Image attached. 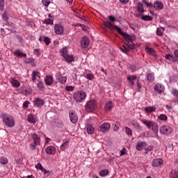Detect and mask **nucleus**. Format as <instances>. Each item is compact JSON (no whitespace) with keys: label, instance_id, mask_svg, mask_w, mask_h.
I'll use <instances>...</instances> for the list:
<instances>
[{"label":"nucleus","instance_id":"obj_9","mask_svg":"<svg viewBox=\"0 0 178 178\" xmlns=\"http://www.w3.org/2000/svg\"><path fill=\"white\" fill-rule=\"evenodd\" d=\"M70 119L72 123H77V120H79V118L77 117V114L74 111H70Z\"/></svg>","mask_w":178,"mask_h":178},{"label":"nucleus","instance_id":"obj_53","mask_svg":"<svg viewBox=\"0 0 178 178\" xmlns=\"http://www.w3.org/2000/svg\"><path fill=\"white\" fill-rule=\"evenodd\" d=\"M136 86H137L138 90L140 91V90H141V83H140V80L137 81Z\"/></svg>","mask_w":178,"mask_h":178},{"label":"nucleus","instance_id":"obj_49","mask_svg":"<svg viewBox=\"0 0 178 178\" xmlns=\"http://www.w3.org/2000/svg\"><path fill=\"white\" fill-rule=\"evenodd\" d=\"M57 127H63V122L62 121H58L56 122Z\"/></svg>","mask_w":178,"mask_h":178},{"label":"nucleus","instance_id":"obj_40","mask_svg":"<svg viewBox=\"0 0 178 178\" xmlns=\"http://www.w3.org/2000/svg\"><path fill=\"white\" fill-rule=\"evenodd\" d=\"M158 119H159L160 120H168V116H166V115L165 114H161L158 117Z\"/></svg>","mask_w":178,"mask_h":178},{"label":"nucleus","instance_id":"obj_23","mask_svg":"<svg viewBox=\"0 0 178 178\" xmlns=\"http://www.w3.org/2000/svg\"><path fill=\"white\" fill-rule=\"evenodd\" d=\"M154 80H155V75L154 74V73L148 74L147 76V81H148V83H152Z\"/></svg>","mask_w":178,"mask_h":178},{"label":"nucleus","instance_id":"obj_57","mask_svg":"<svg viewBox=\"0 0 178 178\" xmlns=\"http://www.w3.org/2000/svg\"><path fill=\"white\" fill-rule=\"evenodd\" d=\"M139 125H140V124H138V122H134L132 123V126L135 129H136Z\"/></svg>","mask_w":178,"mask_h":178},{"label":"nucleus","instance_id":"obj_32","mask_svg":"<svg viewBox=\"0 0 178 178\" xmlns=\"http://www.w3.org/2000/svg\"><path fill=\"white\" fill-rule=\"evenodd\" d=\"M170 178H178V171L175 170H172L170 172Z\"/></svg>","mask_w":178,"mask_h":178},{"label":"nucleus","instance_id":"obj_8","mask_svg":"<svg viewBox=\"0 0 178 178\" xmlns=\"http://www.w3.org/2000/svg\"><path fill=\"white\" fill-rule=\"evenodd\" d=\"M109 129H111V124L109 123L104 122L99 126L98 129V131H102V133H105V131H108Z\"/></svg>","mask_w":178,"mask_h":178},{"label":"nucleus","instance_id":"obj_16","mask_svg":"<svg viewBox=\"0 0 178 178\" xmlns=\"http://www.w3.org/2000/svg\"><path fill=\"white\" fill-rule=\"evenodd\" d=\"M56 149L53 146H49L46 148V153L49 155H55Z\"/></svg>","mask_w":178,"mask_h":178},{"label":"nucleus","instance_id":"obj_20","mask_svg":"<svg viewBox=\"0 0 178 178\" xmlns=\"http://www.w3.org/2000/svg\"><path fill=\"white\" fill-rule=\"evenodd\" d=\"M87 132L88 134H94V131H95V129L94 127L91 125V124H88L86 126Z\"/></svg>","mask_w":178,"mask_h":178},{"label":"nucleus","instance_id":"obj_60","mask_svg":"<svg viewBox=\"0 0 178 178\" xmlns=\"http://www.w3.org/2000/svg\"><path fill=\"white\" fill-rule=\"evenodd\" d=\"M65 90H66L67 91H73V87H72V86H67V87L65 88Z\"/></svg>","mask_w":178,"mask_h":178},{"label":"nucleus","instance_id":"obj_50","mask_svg":"<svg viewBox=\"0 0 178 178\" xmlns=\"http://www.w3.org/2000/svg\"><path fill=\"white\" fill-rule=\"evenodd\" d=\"M108 19L110 20V22H116V18H115V17L112 16V15H109L108 17Z\"/></svg>","mask_w":178,"mask_h":178},{"label":"nucleus","instance_id":"obj_63","mask_svg":"<svg viewBox=\"0 0 178 178\" xmlns=\"http://www.w3.org/2000/svg\"><path fill=\"white\" fill-rule=\"evenodd\" d=\"M125 149H126L124 148L123 149L120 150V156L124 155V154H125V152H124Z\"/></svg>","mask_w":178,"mask_h":178},{"label":"nucleus","instance_id":"obj_27","mask_svg":"<svg viewBox=\"0 0 178 178\" xmlns=\"http://www.w3.org/2000/svg\"><path fill=\"white\" fill-rule=\"evenodd\" d=\"M136 8H137V10L140 13H144V7L143 6V3L141 2L138 3Z\"/></svg>","mask_w":178,"mask_h":178},{"label":"nucleus","instance_id":"obj_38","mask_svg":"<svg viewBox=\"0 0 178 178\" xmlns=\"http://www.w3.org/2000/svg\"><path fill=\"white\" fill-rule=\"evenodd\" d=\"M0 163L2 165H6V163H8V159H6V157L0 158Z\"/></svg>","mask_w":178,"mask_h":178},{"label":"nucleus","instance_id":"obj_43","mask_svg":"<svg viewBox=\"0 0 178 178\" xmlns=\"http://www.w3.org/2000/svg\"><path fill=\"white\" fill-rule=\"evenodd\" d=\"M5 8V1L0 0V10L3 11Z\"/></svg>","mask_w":178,"mask_h":178},{"label":"nucleus","instance_id":"obj_42","mask_svg":"<svg viewBox=\"0 0 178 178\" xmlns=\"http://www.w3.org/2000/svg\"><path fill=\"white\" fill-rule=\"evenodd\" d=\"M142 20H145V21L152 20V17L149 15H144L142 17Z\"/></svg>","mask_w":178,"mask_h":178},{"label":"nucleus","instance_id":"obj_26","mask_svg":"<svg viewBox=\"0 0 178 178\" xmlns=\"http://www.w3.org/2000/svg\"><path fill=\"white\" fill-rule=\"evenodd\" d=\"M165 31V29L163 27L157 28L156 35L162 37L163 35V32Z\"/></svg>","mask_w":178,"mask_h":178},{"label":"nucleus","instance_id":"obj_29","mask_svg":"<svg viewBox=\"0 0 178 178\" xmlns=\"http://www.w3.org/2000/svg\"><path fill=\"white\" fill-rule=\"evenodd\" d=\"M159 127H158V124H154L152 125V130L154 131V133L156 134V136L158 137V130Z\"/></svg>","mask_w":178,"mask_h":178},{"label":"nucleus","instance_id":"obj_59","mask_svg":"<svg viewBox=\"0 0 178 178\" xmlns=\"http://www.w3.org/2000/svg\"><path fill=\"white\" fill-rule=\"evenodd\" d=\"M35 168H36V169H39L40 170V169L42 168V165H41V163H38L37 165H35Z\"/></svg>","mask_w":178,"mask_h":178},{"label":"nucleus","instance_id":"obj_56","mask_svg":"<svg viewBox=\"0 0 178 178\" xmlns=\"http://www.w3.org/2000/svg\"><path fill=\"white\" fill-rule=\"evenodd\" d=\"M136 129H137V131H138V133H141V131H143V127H141V126L139 124V125H138V127L136 128Z\"/></svg>","mask_w":178,"mask_h":178},{"label":"nucleus","instance_id":"obj_13","mask_svg":"<svg viewBox=\"0 0 178 178\" xmlns=\"http://www.w3.org/2000/svg\"><path fill=\"white\" fill-rule=\"evenodd\" d=\"M163 163V161H162L161 159H154L152 162V165L154 168H158L161 166V165H162Z\"/></svg>","mask_w":178,"mask_h":178},{"label":"nucleus","instance_id":"obj_36","mask_svg":"<svg viewBox=\"0 0 178 178\" xmlns=\"http://www.w3.org/2000/svg\"><path fill=\"white\" fill-rule=\"evenodd\" d=\"M146 51L147 54H149L150 55H153V56L155 55V50H154V49L152 48L147 47L146 48Z\"/></svg>","mask_w":178,"mask_h":178},{"label":"nucleus","instance_id":"obj_21","mask_svg":"<svg viewBox=\"0 0 178 178\" xmlns=\"http://www.w3.org/2000/svg\"><path fill=\"white\" fill-rule=\"evenodd\" d=\"M14 55L16 56H19V58H26V56H27L26 54L20 51V50H15L14 51Z\"/></svg>","mask_w":178,"mask_h":178},{"label":"nucleus","instance_id":"obj_11","mask_svg":"<svg viewBox=\"0 0 178 178\" xmlns=\"http://www.w3.org/2000/svg\"><path fill=\"white\" fill-rule=\"evenodd\" d=\"M90 45V39L87 36H84L81 40V46L82 48H87Z\"/></svg>","mask_w":178,"mask_h":178},{"label":"nucleus","instance_id":"obj_15","mask_svg":"<svg viewBox=\"0 0 178 178\" xmlns=\"http://www.w3.org/2000/svg\"><path fill=\"white\" fill-rule=\"evenodd\" d=\"M127 80L129 81V85L130 87L131 86H134V80H137V76L136 75H131L127 77Z\"/></svg>","mask_w":178,"mask_h":178},{"label":"nucleus","instance_id":"obj_3","mask_svg":"<svg viewBox=\"0 0 178 178\" xmlns=\"http://www.w3.org/2000/svg\"><path fill=\"white\" fill-rule=\"evenodd\" d=\"M86 97L87 94L83 91H77L73 95L74 99L76 102H83Z\"/></svg>","mask_w":178,"mask_h":178},{"label":"nucleus","instance_id":"obj_14","mask_svg":"<svg viewBox=\"0 0 178 178\" xmlns=\"http://www.w3.org/2000/svg\"><path fill=\"white\" fill-rule=\"evenodd\" d=\"M54 31L56 34H63V26L60 24H56L54 26Z\"/></svg>","mask_w":178,"mask_h":178},{"label":"nucleus","instance_id":"obj_5","mask_svg":"<svg viewBox=\"0 0 178 178\" xmlns=\"http://www.w3.org/2000/svg\"><path fill=\"white\" fill-rule=\"evenodd\" d=\"M97 109V102L95 100L88 101L85 105L86 112H94Z\"/></svg>","mask_w":178,"mask_h":178},{"label":"nucleus","instance_id":"obj_37","mask_svg":"<svg viewBox=\"0 0 178 178\" xmlns=\"http://www.w3.org/2000/svg\"><path fill=\"white\" fill-rule=\"evenodd\" d=\"M136 148L138 151H141L143 149V143L138 142L136 144Z\"/></svg>","mask_w":178,"mask_h":178},{"label":"nucleus","instance_id":"obj_44","mask_svg":"<svg viewBox=\"0 0 178 178\" xmlns=\"http://www.w3.org/2000/svg\"><path fill=\"white\" fill-rule=\"evenodd\" d=\"M2 19L3 20H4L5 22H8L9 17H8V14H6V13H3L2 14Z\"/></svg>","mask_w":178,"mask_h":178},{"label":"nucleus","instance_id":"obj_64","mask_svg":"<svg viewBox=\"0 0 178 178\" xmlns=\"http://www.w3.org/2000/svg\"><path fill=\"white\" fill-rule=\"evenodd\" d=\"M174 54H175V56H176V58H178V50L174 51Z\"/></svg>","mask_w":178,"mask_h":178},{"label":"nucleus","instance_id":"obj_19","mask_svg":"<svg viewBox=\"0 0 178 178\" xmlns=\"http://www.w3.org/2000/svg\"><path fill=\"white\" fill-rule=\"evenodd\" d=\"M154 90L159 92H163L164 88L162 84L156 83L154 86Z\"/></svg>","mask_w":178,"mask_h":178},{"label":"nucleus","instance_id":"obj_35","mask_svg":"<svg viewBox=\"0 0 178 178\" xmlns=\"http://www.w3.org/2000/svg\"><path fill=\"white\" fill-rule=\"evenodd\" d=\"M43 24H54V20L51 18L46 19L43 21Z\"/></svg>","mask_w":178,"mask_h":178},{"label":"nucleus","instance_id":"obj_34","mask_svg":"<svg viewBox=\"0 0 178 178\" xmlns=\"http://www.w3.org/2000/svg\"><path fill=\"white\" fill-rule=\"evenodd\" d=\"M67 148H69V141H65L63 145L60 146L61 151H65Z\"/></svg>","mask_w":178,"mask_h":178},{"label":"nucleus","instance_id":"obj_2","mask_svg":"<svg viewBox=\"0 0 178 178\" xmlns=\"http://www.w3.org/2000/svg\"><path fill=\"white\" fill-rule=\"evenodd\" d=\"M1 119L8 127H13L15 126V120L13 119V117L8 116V114L3 113L1 114Z\"/></svg>","mask_w":178,"mask_h":178},{"label":"nucleus","instance_id":"obj_55","mask_svg":"<svg viewBox=\"0 0 178 178\" xmlns=\"http://www.w3.org/2000/svg\"><path fill=\"white\" fill-rule=\"evenodd\" d=\"M33 62H34L33 58H29V59H26V60L25 61V63H33Z\"/></svg>","mask_w":178,"mask_h":178},{"label":"nucleus","instance_id":"obj_25","mask_svg":"<svg viewBox=\"0 0 178 178\" xmlns=\"http://www.w3.org/2000/svg\"><path fill=\"white\" fill-rule=\"evenodd\" d=\"M145 111L147 113H152V112H155V111H156V108L154 106L145 107Z\"/></svg>","mask_w":178,"mask_h":178},{"label":"nucleus","instance_id":"obj_47","mask_svg":"<svg viewBox=\"0 0 178 178\" xmlns=\"http://www.w3.org/2000/svg\"><path fill=\"white\" fill-rule=\"evenodd\" d=\"M152 149H154V145H150L147 147L145 148V151L151 152V151H152Z\"/></svg>","mask_w":178,"mask_h":178},{"label":"nucleus","instance_id":"obj_58","mask_svg":"<svg viewBox=\"0 0 178 178\" xmlns=\"http://www.w3.org/2000/svg\"><path fill=\"white\" fill-rule=\"evenodd\" d=\"M35 145H35V143H31V144L30 145V148H31V149H32V150L35 149Z\"/></svg>","mask_w":178,"mask_h":178},{"label":"nucleus","instance_id":"obj_4","mask_svg":"<svg viewBox=\"0 0 178 178\" xmlns=\"http://www.w3.org/2000/svg\"><path fill=\"white\" fill-rule=\"evenodd\" d=\"M60 52L61 56L64 57L65 60L68 63H71V62H73L74 60V58H73V56L69 55V54H67V48L63 47L60 50Z\"/></svg>","mask_w":178,"mask_h":178},{"label":"nucleus","instance_id":"obj_17","mask_svg":"<svg viewBox=\"0 0 178 178\" xmlns=\"http://www.w3.org/2000/svg\"><path fill=\"white\" fill-rule=\"evenodd\" d=\"M32 138L34 141L35 145H40V142L41 141V139L40 138V136L37 134H33L32 135Z\"/></svg>","mask_w":178,"mask_h":178},{"label":"nucleus","instance_id":"obj_28","mask_svg":"<svg viewBox=\"0 0 178 178\" xmlns=\"http://www.w3.org/2000/svg\"><path fill=\"white\" fill-rule=\"evenodd\" d=\"M11 84L13 87H15V88H18V87H20V82H19V81L16 79H12Z\"/></svg>","mask_w":178,"mask_h":178},{"label":"nucleus","instance_id":"obj_10","mask_svg":"<svg viewBox=\"0 0 178 178\" xmlns=\"http://www.w3.org/2000/svg\"><path fill=\"white\" fill-rule=\"evenodd\" d=\"M33 104L35 106H36L37 108H40L42 106V105H44V99L39 97H36L33 101Z\"/></svg>","mask_w":178,"mask_h":178},{"label":"nucleus","instance_id":"obj_39","mask_svg":"<svg viewBox=\"0 0 178 178\" xmlns=\"http://www.w3.org/2000/svg\"><path fill=\"white\" fill-rule=\"evenodd\" d=\"M43 41L45 42L46 45L51 44V39L47 36L44 37Z\"/></svg>","mask_w":178,"mask_h":178},{"label":"nucleus","instance_id":"obj_7","mask_svg":"<svg viewBox=\"0 0 178 178\" xmlns=\"http://www.w3.org/2000/svg\"><path fill=\"white\" fill-rule=\"evenodd\" d=\"M56 83H60V84H65V83H66V81H67V77L62 76V74H60V73H56Z\"/></svg>","mask_w":178,"mask_h":178},{"label":"nucleus","instance_id":"obj_61","mask_svg":"<svg viewBox=\"0 0 178 178\" xmlns=\"http://www.w3.org/2000/svg\"><path fill=\"white\" fill-rule=\"evenodd\" d=\"M72 79H73L74 81H76L77 80V74L73 73L72 74Z\"/></svg>","mask_w":178,"mask_h":178},{"label":"nucleus","instance_id":"obj_18","mask_svg":"<svg viewBox=\"0 0 178 178\" xmlns=\"http://www.w3.org/2000/svg\"><path fill=\"white\" fill-rule=\"evenodd\" d=\"M44 83L47 86H51V84L54 83V79L52 78V76H50V75L46 76V77L44 78Z\"/></svg>","mask_w":178,"mask_h":178},{"label":"nucleus","instance_id":"obj_1","mask_svg":"<svg viewBox=\"0 0 178 178\" xmlns=\"http://www.w3.org/2000/svg\"><path fill=\"white\" fill-rule=\"evenodd\" d=\"M104 25L105 26V27H107V29H109V30H111V31H113V30H116L118 34H120V35H122V37H124L127 44H130V42L131 43L128 45V47H127L126 46H123L124 49L121 48V51L124 52V54H127V51H129V49H133V47H134V42H133V41L136 40V35H129V33H124L123 31H122V29L116 25H113V24H112V22L109 21L104 22Z\"/></svg>","mask_w":178,"mask_h":178},{"label":"nucleus","instance_id":"obj_51","mask_svg":"<svg viewBox=\"0 0 178 178\" xmlns=\"http://www.w3.org/2000/svg\"><path fill=\"white\" fill-rule=\"evenodd\" d=\"M42 2L44 6H48V5H49V1L48 0H42Z\"/></svg>","mask_w":178,"mask_h":178},{"label":"nucleus","instance_id":"obj_54","mask_svg":"<svg viewBox=\"0 0 178 178\" xmlns=\"http://www.w3.org/2000/svg\"><path fill=\"white\" fill-rule=\"evenodd\" d=\"M29 104H30V102L28 101L24 102L23 104V108H29Z\"/></svg>","mask_w":178,"mask_h":178},{"label":"nucleus","instance_id":"obj_22","mask_svg":"<svg viewBox=\"0 0 178 178\" xmlns=\"http://www.w3.org/2000/svg\"><path fill=\"white\" fill-rule=\"evenodd\" d=\"M142 123H143V124H145V126H146L147 129H151L152 124H154V122H152V121H149L147 120H142Z\"/></svg>","mask_w":178,"mask_h":178},{"label":"nucleus","instance_id":"obj_12","mask_svg":"<svg viewBox=\"0 0 178 178\" xmlns=\"http://www.w3.org/2000/svg\"><path fill=\"white\" fill-rule=\"evenodd\" d=\"M153 8L156 10H161V9L163 8V3H161V1H156L154 4H153Z\"/></svg>","mask_w":178,"mask_h":178},{"label":"nucleus","instance_id":"obj_6","mask_svg":"<svg viewBox=\"0 0 178 178\" xmlns=\"http://www.w3.org/2000/svg\"><path fill=\"white\" fill-rule=\"evenodd\" d=\"M173 131V129L169 126L163 125L160 127V133L161 134H170Z\"/></svg>","mask_w":178,"mask_h":178},{"label":"nucleus","instance_id":"obj_31","mask_svg":"<svg viewBox=\"0 0 178 178\" xmlns=\"http://www.w3.org/2000/svg\"><path fill=\"white\" fill-rule=\"evenodd\" d=\"M39 74H40V72L38 71H33L32 72L31 79H32V81H33V83L35 81L37 76L38 77Z\"/></svg>","mask_w":178,"mask_h":178},{"label":"nucleus","instance_id":"obj_41","mask_svg":"<svg viewBox=\"0 0 178 178\" xmlns=\"http://www.w3.org/2000/svg\"><path fill=\"white\" fill-rule=\"evenodd\" d=\"M125 133L128 135V136H133L131 129L127 127H125Z\"/></svg>","mask_w":178,"mask_h":178},{"label":"nucleus","instance_id":"obj_52","mask_svg":"<svg viewBox=\"0 0 178 178\" xmlns=\"http://www.w3.org/2000/svg\"><path fill=\"white\" fill-rule=\"evenodd\" d=\"M33 53L36 56H40V50H38V49H35Z\"/></svg>","mask_w":178,"mask_h":178},{"label":"nucleus","instance_id":"obj_45","mask_svg":"<svg viewBox=\"0 0 178 178\" xmlns=\"http://www.w3.org/2000/svg\"><path fill=\"white\" fill-rule=\"evenodd\" d=\"M37 86L40 88V90H42V88H44V82L42 81H39L37 83Z\"/></svg>","mask_w":178,"mask_h":178},{"label":"nucleus","instance_id":"obj_46","mask_svg":"<svg viewBox=\"0 0 178 178\" xmlns=\"http://www.w3.org/2000/svg\"><path fill=\"white\" fill-rule=\"evenodd\" d=\"M86 79H88V80H93L94 76L92 75V74H86Z\"/></svg>","mask_w":178,"mask_h":178},{"label":"nucleus","instance_id":"obj_48","mask_svg":"<svg viewBox=\"0 0 178 178\" xmlns=\"http://www.w3.org/2000/svg\"><path fill=\"white\" fill-rule=\"evenodd\" d=\"M165 59H168V60H172L173 59V56L170 54H166L165 56Z\"/></svg>","mask_w":178,"mask_h":178},{"label":"nucleus","instance_id":"obj_62","mask_svg":"<svg viewBox=\"0 0 178 178\" xmlns=\"http://www.w3.org/2000/svg\"><path fill=\"white\" fill-rule=\"evenodd\" d=\"M146 6L147 8H154V4L152 3H147V4H146Z\"/></svg>","mask_w":178,"mask_h":178},{"label":"nucleus","instance_id":"obj_33","mask_svg":"<svg viewBox=\"0 0 178 178\" xmlns=\"http://www.w3.org/2000/svg\"><path fill=\"white\" fill-rule=\"evenodd\" d=\"M27 120L28 122H29V123H33V124H35V120H34V115H33V114H29L28 115Z\"/></svg>","mask_w":178,"mask_h":178},{"label":"nucleus","instance_id":"obj_24","mask_svg":"<svg viewBox=\"0 0 178 178\" xmlns=\"http://www.w3.org/2000/svg\"><path fill=\"white\" fill-rule=\"evenodd\" d=\"M113 108V104H112V101H109L106 104V112H109Z\"/></svg>","mask_w":178,"mask_h":178},{"label":"nucleus","instance_id":"obj_30","mask_svg":"<svg viewBox=\"0 0 178 178\" xmlns=\"http://www.w3.org/2000/svg\"><path fill=\"white\" fill-rule=\"evenodd\" d=\"M108 174L109 171L108 170H102L99 172V175L102 177H105V176H108Z\"/></svg>","mask_w":178,"mask_h":178}]
</instances>
